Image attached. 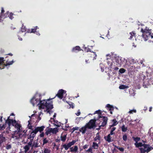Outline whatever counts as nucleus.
<instances>
[{"label": "nucleus", "mask_w": 153, "mask_h": 153, "mask_svg": "<svg viewBox=\"0 0 153 153\" xmlns=\"http://www.w3.org/2000/svg\"><path fill=\"white\" fill-rule=\"evenodd\" d=\"M4 128V125L2 126H1L0 125V129H3Z\"/></svg>", "instance_id": "obj_56"}, {"label": "nucleus", "mask_w": 153, "mask_h": 153, "mask_svg": "<svg viewBox=\"0 0 153 153\" xmlns=\"http://www.w3.org/2000/svg\"><path fill=\"white\" fill-rule=\"evenodd\" d=\"M45 128V127L44 126H41L37 127L35 128L34 130L35 132H36V133L39 131L40 133H41L44 130Z\"/></svg>", "instance_id": "obj_11"}, {"label": "nucleus", "mask_w": 153, "mask_h": 153, "mask_svg": "<svg viewBox=\"0 0 153 153\" xmlns=\"http://www.w3.org/2000/svg\"><path fill=\"white\" fill-rule=\"evenodd\" d=\"M9 12H7L4 14H1V16H0V18L4 19L8 17Z\"/></svg>", "instance_id": "obj_21"}, {"label": "nucleus", "mask_w": 153, "mask_h": 153, "mask_svg": "<svg viewBox=\"0 0 153 153\" xmlns=\"http://www.w3.org/2000/svg\"><path fill=\"white\" fill-rule=\"evenodd\" d=\"M115 63L113 62H112L110 65L109 66V68H110V70L111 71H112V69H113L114 66V65H115Z\"/></svg>", "instance_id": "obj_31"}, {"label": "nucleus", "mask_w": 153, "mask_h": 153, "mask_svg": "<svg viewBox=\"0 0 153 153\" xmlns=\"http://www.w3.org/2000/svg\"><path fill=\"white\" fill-rule=\"evenodd\" d=\"M99 114L98 117V119H99V121L100 122H102L101 125L100 126L104 127L106 124L108 120V118L105 116H101V112L100 110H99L95 111L93 114Z\"/></svg>", "instance_id": "obj_4"}, {"label": "nucleus", "mask_w": 153, "mask_h": 153, "mask_svg": "<svg viewBox=\"0 0 153 153\" xmlns=\"http://www.w3.org/2000/svg\"><path fill=\"white\" fill-rule=\"evenodd\" d=\"M4 12V8H3L2 7L1 8V12L0 16H1V14H3V13Z\"/></svg>", "instance_id": "obj_53"}, {"label": "nucleus", "mask_w": 153, "mask_h": 153, "mask_svg": "<svg viewBox=\"0 0 153 153\" xmlns=\"http://www.w3.org/2000/svg\"><path fill=\"white\" fill-rule=\"evenodd\" d=\"M140 120L138 119H136L135 120V121H136V122H137V123H139V122L140 121Z\"/></svg>", "instance_id": "obj_60"}, {"label": "nucleus", "mask_w": 153, "mask_h": 153, "mask_svg": "<svg viewBox=\"0 0 153 153\" xmlns=\"http://www.w3.org/2000/svg\"><path fill=\"white\" fill-rule=\"evenodd\" d=\"M7 55H9L11 56H12L13 55V54L11 53H8V54H7Z\"/></svg>", "instance_id": "obj_64"}, {"label": "nucleus", "mask_w": 153, "mask_h": 153, "mask_svg": "<svg viewBox=\"0 0 153 153\" xmlns=\"http://www.w3.org/2000/svg\"><path fill=\"white\" fill-rule=\"evenodd\" d=\"M26 31V30L25 28H23V29H22V32H25Z\"/></svg>", "instance_id": "obj_61"}, {"label": "nucleus", "mask_w": 153, "mask_h": 153, "mask_svg": "<svg viewBox=\"0 0 153 153\" xmlns=\"http://www.w3.org/2000/svg\"><path fill=\"white\" fill-rule=\"evenodd\" d=\"M113 69H114V70L117 71L119 69V68L118 66H116V65H114V66Z\"/></svg>", "instance_id": "obj_47"}, {"label": "nucleus", "mask_w": 153, "mask_h": 153, "mask_svg": "<svg viewBox=\"0 0 153 153\" xmlns=\"http://www.w3.org/2000/svg\"><path fill=\"white\" fill-rule=\"evenodd\" d=\"M95 120L91 119L85 125L88 129L94 128L95 127Z\"/></svg>", "instance_id": "obj_8"}, {"label": "nucleus", "mask_w": 153, "mask_h": 153, "mask_svg": "<svg viewBox=\"0 0 153 153\" xmlns=\"http://www.w3.org/2000/svg\"><path fill=\"white\" fill-rule=\"evenodd\" d=\"M83 48L84 51L87 52H93L94 53V55H95V56H97V55L96 54V53L93 52V51H92L91 50V49L88 47H83Z\"/></svg>", "instance_id": "obj_19"}, {"label": "nucleus", "mask_w": 153, "mask_h": 153, "mask_svg": "<svg viewBox=\"0 0 153 153\" xmlns=\"http://www.w3.org/2000/svg\"><path fill=\"white\" fill-rule=\"evenodd\" d=\"M13 13H9L8 17H9V18L11 19H12L13 18Z\"/></svg>", "instance_id": "obj_38"}, {"label": "nucleus", "mask_w": 153, "mask_h": 153, "mask_svg": "<svg viewBox=\"0 0 153 153\" xmlns=\"http://www.w3.org/2000/svg\"><path fill=\"white\" fill-rule=\"evenodd\" d=\"M147 45L149 47H153V41L149 40L148 41Z\"/></svg>", "instance_id": "obj_27"}, {"label": "nucleus", "mask_w": 153, "mask_h": 153, "mask_svg": "<svg viewBox=\"0 0 153 153\" xmlns=\"http://www.w3.org/2000/svg\"><path fill=\"white\" fill-rule=\"evenodd\" d=\"M30 148V147L27 145H26L24 147V149H25V152L26 153L28 151Z\"/></svg>", "instance_id": "obj_34"}, {"label": "nucleus", "mask_w": 153, "mask_h": 153, "mask_svg": "<svg viewBox=\"0 0 153 153\" xmlns=\"http://www.w3.org/2000/svg\"><path fill=\"white\" fill-rule=\"evenodd\" d=\"M112 122L113 123V124L111 125V127L114 126H116L118 123L117 121L115 119H113L112 120Z\"/></svg>", "instance_id": "obj_28"}, {"label": "nucleus", "mask_w": 153, "mask_h": 153, "mask_svg": "<svg viewBox=\"0 0 153 153\" xmlns=\"http://www.w3.org/2000/svg\"><path fill=\"white\" fill-rule=\"evenodd\" d=\"M100 139L101 137L99 135V133L98 132L96 134V136L94 138V141H97V140L99 141L98 144H100Z\"/></svg>", "instance_id": "obj_14"}, {"label": "nucleus", "mask_w": 153, "mask_h": 153, "mask_svg": "<svg viewBox=\"0 0 153 153\" xmlns=\"http://www.w3.org/2000/svg\"><path fill=\"white\" fill-rule=\"evenodd\" d=\"M38 28H39L37 26H35L33 28L31 29V30L30 32L32 33H34L35 32H36V30Z\"/></svg>", "instance_id": "obj_35"}, {"label": "nucleus", "mask_w": 153, "mask_h": 153, "mask_svg": "<svg viewBox=\"0 0 153 153\" xmlns=\"http://www.w3.org/2000/svg\"><path fill=\"white\" fill-rule=\"evenodd\" d=\"M44 133L43 132H42L39 135V136L41 137H44Z\"/></svg>", "instance_id": "obj_48"}, {"label": "nucleus", "mask_w": 153, "mask_h": 153, "mask_svg": "<svg viewBox=\"0 0 153 153\" xmlns=\"http://www.w3.org/2000/svg\"><path fill=\"white\" fill-rule=\"evenodd\" d=\"M116 128L115 127H113L111 129V131H114L116 129Z\"/></svg>", "instance_id": "obj_57"}, {"label": "nucleus", "mask_w": 153, "mask_h": 153, "mask_svg": "<svg viewBox=\"0 0 153 153\" xmlns=\"http://www.w3.org/2000/svg\"><path fill=\"white\" fill-rule=\"evenodd\" d=\"M89 145L87 144L83 146V148L84 149H87L88 148V147Z\"/></svg>", "instance_id": "obj_52"}, {"label": "nucleus", "mask_w": 153, "mask_h": 153, "mask_svg": "<svg viewBox=\"0 0 153 153\" xmlns=\"http://www.w3.org/2000/svg\"><path fill=\"white\" fill-rule=\"evenodd\" d=\"M81 117H77L76 119V120L77 123L79 122V121L81 120Z\"/></svg>", "instance_id": "obj_50"}, {"label": "nucleus", "mask_w": 153, "mask_h": 153, "mask_svg": "<svg viewBox=\"0 0 153 153\" xmlns=\"http://www.w3.org/2000/svg\"><path fill=\"white\" fill-rule=\"evenodd\" d=\"M80 110H78V111L77 112V113H76V115L77 116H79L80 114Z\"/></svg>", "instance_id": "obj_54"}, {"label": "nucleus", "mask_w": 153, "mask_h": 153, "mask_svg": "<svg viewBox=\"0 0 153 153\" xmlns=\"http://www.w3.org/2000/svg\"><path fill=\"white\" fill-rule=\"evenodd\" d=\"M48 140L46 138H44L43 140V144H45L48 143Z\"/></svg>", "instance_id": "obj_41"}, {"label": "nucleus", "mask_w": 153, "mask_h": 153, "mask_svg": "<svg viewBox=\"0 0 153 153\" xmlns=\"http://www.w3.org/2000/svg\"><path fill=\"white\" fill-rule=\"evenodd\" d=\"M122 58L120 57H116L115 59V62L116 63V66L120 67L121 65L123 64V62L122 61Z\"/></svg>", "instance_id": "obj_9"}, {"label": "nucleus", "mask_w": 153, "mask_h": 153, "mask_svg": "<svg viewBox=\"0 0 153 153\" xmlns=\"http://www.w3.org/2000/svg\"><path fill=\"white\" fill-rule=\"evenodd\" d=\"M119 71L120 73L123 74L126 71V70L123 68H120L119 70Z\"/></svg>", "instance_id": "obj_39"}, {"label": "nucleus", "mask_w": 153, "mask_h": 153, "mask_svg": "<svg viewBox=\"0 0 153 153\" xmlns=\"http://www.w3.org/2000/svg\"><path fill=\"white\" fill-rule=\"evenodd\" d=\"M144 143H142L140 142L138 143H135V145L136 147H143V146Z\"/></svg>", "instance_id": "obj_26"}, {"label": "nucleus", "mask_w": 153, "mask_h": 153, "mask_svg": "<svg viewBox=\"0 0 153 153\" xmlns=\"http://www.w3.org/2000/svg\"><path fill=\"white\" fill-rule=\"evenodd\" d=\"M66 135H61V140L63 142H64L66 139Z\"/></svg>", "instance_id": "obj_29"}, {"label": "nucleus", "mask_w": 153, "mask_h": 153, "mask_svg": "<svg viewBox=\"0 0 153 153\" xmlns=\"http://www.w3.org/2000/svg\"><path fill=\"white\" fill-rule=\"evenodd\" d=\"M11 145L10 144H7L6 146V149H7L9 150L11 149Z\"/></svg>", "instance_id": "obj_42"}, {"label": "nucleus", "mask_w": 153, "mask_h": 153, "mask_svg": "<svg viewBox=\"0 0 153 153\" xmlns=\"http://www.w3.org/2000/svg\"><path fill=\"white\" fill-rule=\"evenodd\" d=\"M99 144L93 142L92 143V147L94 149H97L99 147L98 144Z\"/></svg>", "instance_id": "obj_22"}, {"label": "nucleus", "mask_w": 153, "mask_h": 153, "mask_svg": "<svg viewBox=\"0 0 153 153\" xmlns=\"http://www.w3.org/2000/svg\"><path fill=\"white\" fill-rule=\"evenodd\" d=\"M39 108L40 109H43L46 108V111L48 113L50 112L49 110H51L53 108V101H50V99L42 100L39 103Z\"/></svg>", "instance_id": "obj_1"}, {"label": "nucleus", "mask_w": 153, "mask_h": 153, "mask_svg": "<svg viewBox=\"0 0 153 153\" xmlns=\"http://www.w3.org/2000/svg\"><path fill=\"white\" fill-rule=\"evenodd\" d=\"M4 58L0 57V66L2 65V66H4Z\"/></svg>", "instance_id": "obj_33"}, {"label": "nucleus", "mask_w": 153, "mask_h": 153, "mask_svg": "<svg viewBox=\"0 0 153 153\" xmlns=\"http://www.w3.org/2000/svg\"><path fill=\"white\" fill-rule=\"evenodd\" d=\"M116 147L117 149H118L120 151L122 152H123L124 151V149L123 148L119 147L118 146H116Z\"/></svg>", "instance_id": "obj_43"}, {"label": "nucleus", "mask_w": 153, "mask_h": 153, "mask_svg": "<svg viewBox=\"0 0 153 153\" xmlns=\"http://www.w3.org/2000/svg\"><path fill=\"white\" fill-rule=\"evenodd\" d=\"M38 143H36V144L34 143V142L33 144L32 145V147H34L35 148H37L38 147Z\"/></svg>", "instance_id": "obj_46"}, {"label": "nucleus", "mask_w": 153, "mask_h": 153, "mask_svg": "<svg viewBox=\"0 0 153 153\" xmlns=\"http://www.w3.org/2000/svg\"><path fill=\"white\" fill-rule=\"evenodd\" d=\"M136 34V33L134 31L130 32L129 33L130 36L128 38V39H132L133 38V37L135 38Z\"/></svg>", "instance_id": "obj_20"}, {"label": "nucleus", "mask_w": 153, "mask_h": 153, "mask_svg": "<svg viewBox=\"0 0 153 153\" xmlns=\"http://www.w3.org/2000/svg\"><path fill=\"white\" fill-rule=\"evenodd\" d=\"M87 152H90L91 153H93L92 151V148H89L88 150H87Z\"/></svg>", "instance_id": "obj_51"}, {"label": "nucleus", "mask_w": 153, "mask_h": 153, "mask_svg": "<svg viewBox=\"0 0 153 153\" xmlns=\"http://www.w3.org/2000/svg\"><path fill=\"white\" fill-rule=\"evenodd\" d=\"M74 127H73L72 129L71 130L73 131H72V133H73L74 131H75V129H74Z\"/></svg>", "instance_id": "obj_62"}, {"label": "nucleus", "mask_w": 153, "mask_h": 153, "mask_svg": "<svg viewBox=\"0 0 153 153\" xmlns=\"http://www.w3.org/2000/svg\"><path fill=\"white\" fill-rule=\"evenodd\" d=\"M28 124L27 125V127L28 128L30 129L31 130H33V126H32V123H31V120H30L28 121Z\"/></svg>", "instance_id": "obj_23"}, {"label": "nucleus", "mask_w": 153, "mask_h": 153, "mask_svg": "<svg viewBox=\"0 0 153 153\" xmlns=\"http://www.w3.org/2000/svg\"><path fill=\"white\" fill-rule=\"evenodd\" d=\"M80 47L79 46H76L73 48L72 50V52H76L77 51H80L81 50Z\"/></svg>", "instance_id": "obj_17"}, {"label": "nucleus", "mask_w": 153, "mask_h": 153, "mask_svg": "<svg viewBox=\"0 0 153 153\" xmlns=\"http://www.w3.org/2000/svg\"><path fill=\"white\" fill-rule=\"evenodd\" d=\"M70 149L71 152L76 153L78 152V147L77 146H75L74 147H71Z\"/></svg>", "instance_id": "obj_13"}, {"label": "nucleus", "mask_w": 153, "mask_h": 153, "mask_svg": "<svg viewBox=\"0 0 153 153\" xmlns=\"http://www.w3.org/2000/svg\"><path fill=\"white\" fill-rule=\"evenodd\" d=\"M77 140H74L70 142L67 144L62 145L61 146V149L62 150L64 148L66 150H68L69 148L71 147L77 141Z\"/></svg>", "instance_id": "obj_7"}, {"label": "nucleus", "mask_w": 153, "mask_h": 153, "mask_svg": "<svg viewBox=\"0 0 153 153\" xmlns=\"http://www.w3.org/2000/svg\"><path fill=\"white\" fill-rule=\"evenodd\" d=\"M41 98V95L38 94H36L30 100V103L34 106L35 105H38L40 101Z\"/></svg>", "instance_id": "obj_5"}, {"label": "nucleus", "mask_w": 153, "mask_h": 153, "mask_svg": "<svg viewBox=\"0 0 153 153\" xmlns=\"http://www.w3.org/2000/svg\"><path fill=\"white\" fill-rule=\"evenodd\" d=\"M74 129H75V130H78L79 129V127H74Z\"/></svg>", "instance_id": "obj_58"}, {"label": "nucleus", "mask_w": 153, "mask_h": 153, "mask_svg": "<svg viewBox=\"0 0 153 153\" xmlns=\"http://www.w3.org/2000/svg\"><path fill=\"white\" fill-rule=\"evenodd\" d=\"M64 92V90L62 89L59 90L57 94L56 95L60 99H62L63 97V94Z\"/></svg>", "instance_id": "obj_12"}, {"label": "nucleus", "mask_w": 153, "mask_h": 153, "mask_svg": "<svg viewBox=\"0 0 153 153\" xmlns=\"http://www.w3.org/2000/svg\"><path fill=\"white\" fill-rule=\"evenodd\" d=\"M13 61H12L10 62H9L6 63V64H4V66H3V67L7 66V65H11L13 64Z\"/></svg>", "instance_id": "obj_36"}, {"label": "nucleus", "mask_w": 153, "mask_h": 153, "mask_svg": "<svg viewBox=\"0 0 153 153\" xmlns=\"http://www.w3.org/2000/svg\"><path fill=\"white\" fill-rule=\"evenodd\" d=\"M104 138L106 141L109 143L111 141L110 134H108L107 137H105Z\"/></svg>", "instance_id": "obj_25"}, {"label": "nucleus", "mask_w": 153, "mask_h": 153, "mask_svg": "<svg viewBox=\"0 0 153 153\" xmlns=\"http://www.w3.org/2000/svg\"><path fill=\"white\" fill-rule=\"evenodd\" d=\"M32 130L33 131H31L30 132V131H29L30 134L29 136L27 137V139H28L33 140L34 137H35L36 134L37 133L35 132L34 129Z\"/></svg>", "instance_id": "obj_10"}, {"label": "nucleus", "mask_w": 153, "mask_h": 153, "mask_svg": "<svg viewBox=\"0 0 153 153\" xmlns=\"http://www.w3.org/2000/svg\"><path fill=\"white\" fill-rule=\"evenodd\" d=\"M53 120L54 123H56L57 124V125H56V126L57 127H59L60 126H62L63 125V123H61L60 125L58 124L60 123L58 122L57 120H56L54 118H53Z\"/></svg>", "instance_id": "obj_24"}, {"label": "nucleus", "mask_w": 153, "mask_h": 153, "mask_svg": "<svg viewBox=\"0 0 153 153\" xmlns=\"http://www.w3.org/2000/svg\"><path fill=\"white\" fill-rule=\"evenodd\" d=\"M123 139L125 141H126L127 140V137L126 134H125L123 136Z\"/></svg>", "instance_id": "obj_44"}, {"label": "nucleus", "mask_w": 153, "mask_h": 153, "mask_svg": "<svg viewBox=\"0 0 153 153\" xmlns=\"http://www.w3.org/2000/svg\"><path fill=\"white\" fill-rule=\"evenodd\" d=\"M121 128L122 131L123 132L126 131L127 130V127H125L124 125H123L121 127Z\"/></svg>", "instance_id": "obj_30"}, {"label": "nucleus", "mask_w": 153, "mask_h": 153, "mask_svg": "<svg viewBox=\"0 0 153 153\" xmlns=\"http://www.w3.org/2000/svg\"><path fill=\"white\" fill-rule=\"evenodd\" d=\"M106 107L108 108L109 111H110V113L111 114H112V111L114 110V108L112 105H110L109 104H107L106 106Z\"/></svg>", "instance_id": "obj_15"}, {"label": "nucleus", "mask_w": 153, "mask_h": 153, "mask_svg": "<svg viewBox=\"0 0 153 153\" xmlns=\"http://www.w3.org/2000/svg\"><path fill=\"white\" fill-rule=\"evenodd\" d=\"M115 133L113 131H111L110 133L109 134H110V135H112L114 134Z\"/></svg>", "instance_id": "obj_55"}, {"label": "nucleus", "mask_w": 153, "mask_h": 153, "mask_svg": "<svg viewBox=\"0 0 153 153\" xmlns=\"http://www.w3.org/2000/svg\"><path fill=\"white\" fill-rule=\"evenodd\" d=\"M128 88V86L123 85H121L119 87V88L121 89H125L126 88Z\"/></svg>", "instance_id": "obj_32"}, {"label": "nucleus", "mask_w": 153, "mask_h": 153, "mask_svg": "<svg viewBox=\"0 0 153 153\" xmlns=\"http://www.w3.org/2000/svg\"><path fill=\"white\" fill-rule=\"evenodd\" d=\"M55 130V128H49L48 130H47L46 129L45 130L46 131L45 134L48 135L49 134H50L51 132L54 133V131Z\"/></svg>", "instance_id": "obj_16"}, {"label": "nucleus", "mask_w": 153, "mask_h": 153, "mask_svg": "<svg viewBox=\"0 0 153 153\" xmlns=\"http://www.w3.org/2000/svg\"><path fill=\"white\" fill-rule=\"evenodd\" d=\"M30 141L28 143L27 146L30 147L31 146H32V142L33 140H30Z\"/></svg>", "instance_id": "obj_45"}, {"label": "nucleus", "mask_w": 153, "mask_h": 153, "mask_svg": "<svg viewBox=\"0 0 153 153\" xmlns=\"http://www.w3.org/2000/svg\"><path fill=\"white\" fill-rule=\"evenodd\" d=\"M133 138L134 140L136 142V143L138 141H139L140 140V138L139 137H133Z\"/></svg>", "instance_id": "obj_40"}, {"label": "nucleus", "mask_w": 153, "mask_h": 153, "mask_svg": "<svg viewBox=\"0 0 153 153\" xmlns=\"http://www.w3.org/2000/svg\"><path fill=\"white\" fill-rule=\"evenodd\" d=\"M152 107H150V108H149V111L151 112V111L152 110Z\"/></svg>", "instance_id": "obj_59"}, {"label": "nucleus", "mask_w": 153, "mask_h": 153, "mask_svg": "<svg viewBox=\"0 0 153 153\" xmlns=\"http://www.w3.org/2000/svg\"><path fill=\"white\" fill-rule=\"evenodd\" d=\"M143 147L139 149L141 153H148L153 149V147L151 146L150 145L148 144L144 143Z\"/></svg>", "instance_id": "obj_6"}, {"label": "nucleus", "mask_w": 153, "mask_h": 153, "mask_svg": "<svg viewBox=\"0 0 153 153\" xmlns=\"http://www.w3.org/2000/svg\"><path fill=\"white\" fill-rule=\"evenodd\" d=\"M151 29L150 30L146 27L144 29H141V31L143 33V37L144 41H146L153 38V34H151Z\"/></svg>", "instance_id": "obj_3"}, {"label": "nucleus", "mask_w": 153, "mask_h": 153, "mask_svg": "<svg viewBox=\"0 0 153 153\" xmlns=\"http://www.w3.org/2000/svg\"><path fill=\"white\" fill-rule=\"evenodd\" d=\"M51 150L47 148H45L44 151V153H51Z\"/></svg>", "instance_id": "obj_37"}, {"label": "nucleus", "mask_w": 153, "mask_h": 153, "mask_svg": "<svg viewBox=\"0 0 153 153\" xmlns=\"http://www.w3.org/2000/svg\"><path fill=\"white\" fill-rule=\"evenodd\" d=\"M10 116L8 117L5 121L6 123L8 124L9 127L12 124L13 126L15 127V128H17L18 132L22 131V128L20 124L17 123L15 120H13V119H10Z\"/></svg>", "instance_id": "obj_2"}, {"label": "nucleus", "mask_w": 153, "mask_h": 153, "mask_svg": "<svg viewBox=\"0 0 153 153\" xmlns=\"http://www.w3.org/2000/svg\"><path fill=\"white\" fill-rule=\"evenodd\" d=\"M87 128L85 125V126L82 127L80 129H79V131L82 132V134H84L87 130Z\"/></svg>", "instance_id": "obj_18"}, {"label": "nucleus", "mask_w": 153, "mask_h": 153, "mask_svg": "<svg viewBox=\"0 0 153 153\" xmlns=\"http://www.w3.org/2000/svg\"><path fill=\"white\" fill-rule=\"evenodd\" d=\"M136 111L135 110H132L130 111L129 112V113L130 114H132L133 112L134 113H136Z\"/></svg>", "instance_id": "obj_49"}, {"label": "nucleus", "mask_w": 153, "mask_h": 153, "mask_svg": "<svg viewBox=\"0 0 153 153\" xmlns=\"http://www.w3.org/2000/svg\"><path fill=\"white\" fill-rule=\"evenodd\" d=\"M2 116H1L0 117V121H1V122L2 121Z\"/></svg>", "instance_id": "obj_63"}]
</instances>
